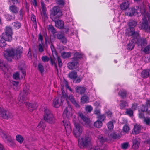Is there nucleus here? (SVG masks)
<instances>
[{"mask_svg": "<svg viewBox=\"0 0 150 150\" xmlns=\"http://www.w3.org/2000/svg\"><path fill=\"white\" fill-rule=\"evenodd\" d=\"M71 54L70 52H63L61 54L62 57L64 58H69L71 56Z\"/></svg>", "mask_w": 150, "mask_h": 150, "instance_id": "ea45409f", "label": "nucleus"}, {"mask_svg": "<svg viewBox=\"0 0 150 150\" xmlns=\"http://www.w3.org/2000/svg\"><path fill=\"white\" fill-rule=\"evenodd\" d=\"M44 119V120L50 124H54L56 121V119L52 112L47 108H45Z\"/></svg>", "mask_w": 150, "mask_h": 150, "instance_id": "20e7f679", "label": "nucleus"}, {"mask_svg": "<svg viewBox=\"0 0 150 150\" xmlns=\"http://www.w3.org/2000/svg\"><path fill=\"white\" fill-rule=\"evenodd\" d=\"M0 135L6 143L8 144L12 142L11 136L1 129H0Z\"/></svg>", "mask_w": 150, "mask_h": 150, "instance_id": "9b49d317", "label": "nucleus"}, {"mask_svg": "<svg viewBox=\"0 0 150 150\" xmlns=\"http://www.w3.org/2000/svg\"><path fill=\"white\" fill-rule=\"evenodd\" d=\"M105 140L106 139L103 138V136H100L98 137V145L95 147L94 150H107L106 145L105 144H103V143Z\"/></svg>", "mask_w": 150, "mask_h": 150, "instance_id": "9d476101", "label": "nucleus"}, {"mask_svg": "<svg viewBox=\"0 0 150 150\" xmlns=\"http://www.w3.org/2000/svg\"><path fill=\"white\" fill-rule=\"evenodd\" d=\"M150 76V69H146L142 71L141 76L143 78H146Z\"/></svg>", "mask_w": 150, "mask_h": 150, "instance_id": "b1692460", "label": "nucleus"}, {"mask_svg": "<svg viewBox=\"0 0 150 150\" xmlns=\"http://www.w3.org/2000/svg\"><path fill=\"white\" fill-rule=\"evenodd\" d=\"M13 24L15 28L17 29H18L21 26V24L18 22H14Z\"/></svg>", "mask_w": 150, "mask_h": 150, "instance_id": "09e8293b", "label": "nucleus"}, {"mask_svg": "<svg viewBox=\"0 0 150 150\" xmlns=\"http://www.w3.org/2000/svg\"><path fill=\"white\" fill-rule=\"evenodd\" d=\"M0 69H2L5 74H8L10 73L8 71L9 70V67L4 64L1 60H0Z\"/></svg>", "mask_w": 150, "mask_h": 150, "instance_id": "aec40b11", "label": "nucleus"}, {"mask_svg": "<svg viewBox=\"0 0 150 150\" xmlns=\"http://www.w3.org/2000/svg\"><path fill=\"white\" fill-rule=\"evenodd\" d=\"M31 18L32 21L33 23V25L35 29H36L37 28V23L36 20V17L33 14L31 15Z\"/></svg>", "mask_w": 150, "mask_h": 150, "instance_id": "7c9ffc66", "label": "nucleus"}, {"mask_svg": "<svg viewBox=\"0 0 150 150\" xmlns=\"http://www.w3.org/2000/svg\"><path fill=\"white\" fill-rule=\"evenodd\" d=\"M48 29L50 32H51L54 35L56 32L55 29L54 27L52 25H49Z\"/></svg>", "mask_w": 150, "mask_h": 150, "instance_id": "c03bdc74", "label": "nucleus"}, {"mask_svg": "<svg viewBox=\"0 0 150 150\" xmlns=\"http://www.w3.org/2000/svg\"><path fill=\"white\" fill-rule=\"evenodd\" d=\"M64 99V96H63L61 97H56L53 101V106L56 108L59 107L62 104Z\"/></svg>", "mask_w": 150, "mask_h": 150, "instance_id": "f8f14e48", "label": "nucleus"}, {"mask_svg": "<svg viewBox=\"0 0 150 150\" xmlns=\"http://www.w3.org/2000/svg\"><path fill=\"white\" fill-rule=\"evenodd\" d=\"M42 59L43 62H45L49 61L50 59L47 56H44L42 57Z\"/></svg>", "mask_w": 150, "mask_h": 150, "instance_id": "4d7b16f0", "label": "nucleus"}, {"mask_svg": "<svg viewBox=\"0 0 150 150\" xmlns=\"http://www.w3.org/2000/svg\"><path fill=\"white\" fill-rule=\"evenodd\" d=\"M38 68L39 71L41 73H42L44 71L43 66L41 64H39L38 65Z\"/></svg>", "mask_w": 150, "mask_h": 150, "instance_id": "864d4df0", "label": "nucleus"}, {"mask_svg": "<svg viewBox=\"0 0 150 150\" xmlns=\"http://www.w3.org/2000/svg\"><path fill=\"white\" fill-rule=\"evenodd\" d=\"M68 99L70 100L72 103L73 105L76 107L79 108V105L78 104V102H77L74 98V97L72 95H69L68 98L67 99V100Z\"/></svg>", "mask_w": 150, "mask_h": 150, "instance_id": "393cba45", "label": "nucleus"}, {"mask_svg": "<svg viewBox=\"0 0 150 150\" xmlns=\"http://www.w3.org/2000/svg\"><path fill=\"white\" fill-rule=\"evenodd\" d=\"M41 6L42 11L41 12V14L42 16H43L44 17H47V15L46 13V8L45 7V5L42 1L41 2Z\"/></svg>", "mask_w": 150, "mask_h": 150, "instance_id": "5701e85b", "label": "nucleus"}, {"mask_svg": "<svg viewBox=\"0 0 150 150\" xmlns=\"http://www.w3.org/2000/svg\"><path fill=\"white\" fill-rule=\"evenodd\" d=\"M105 117L104 115H99L98 117V120H100L102 122L105 120Z\"/></svg>", "mask_w": 150, "mask_h": 150, "instance_id": "5fc2aeb1", "label": "nucleus"}, {"mask_svg": "<svg viewBox=\"0 0 150 150\" xmlns=\"http://www.w3.org/2000/svg\"><path fill=\"white\" fill-rule=\"evenodd\" d=\"M130 130L129 127L127 125H125L123 128V130L124 132L126 133L128 132Z\"/></svg>", "mask_w": 150, "mask_h": 150, "instance_id": "de8ad7c7", "label": "nucleus"}, {"mask_svg": "<svg viewBox=\"0 0 150 150\" xmlns=\"http://www.w3.org/2000/svg\"><path fill=\"white\" fill-rule=\"evenodd\" d=\"M133 142V147L134 149H137L140 145V139L138 138H133L132 139Z\"/></svg>", "mask_w": 150, "mask_h": 150, "instance_id": "412c9836", "label": "nucleus"}, {"mask_svg": "<svg viewBox=\"0 0 150 150\" xmlns=\"http://www.w3.org/2000/svg\"><path fill=\"white\" fill-rule=\"evenodd\" d=\"M0 115L4 119H8L11 118L12 117V114L8 110H5L4 109H1L0 111Z\"/></svg>", "mask_w": 150, "mask_h": 150, "instance_id": "4468645a", "label": "nucleus"}, {"mask_svg": "<svg viewBox=\"0 0 150 150\" xmlns=\"http://www.w3.org/2000/svg\"><path fill=\"white\" fill-rule=\"evenodd\" d=\"M30 91L28 88H24L23 91L20 93V95L18 98V102L17 104L19 106H21L24 104L27 99L26 96L30 93Z\"/></svg>", "mask_w": 150, "mask_h": 150, "instance_id": "39448f33", "label": "nucleus"}, {"mask_svg": "<svg viewBox=\"0 0 150 150\" xmlns=\"http://www.w3.org/2000/svg\"><path fill=\"white\" fill-rule=\"evenodd\" d=\"M79 116L86 123H88L89 122V119L83 115V114L81 112H79L78 113Z\"/></svg>", "mask_w": 150, "mask_h": 150, "instance_id": "72a5a7b5", "label": "nucleus"}, {"mask_svg": "<svg viewBox=\"0 0 150 150\" xmlns=\"http://www.w3.org/2000/svg\"><path fill=\"white\" fill-rule=\"evenodd\" d=\"M143 51L146 54L150 53V45L146 46L143 50Z\"/></svg>", "mask_w": 150, "mask_h": 150, "instance_id": "a18cd8bd", "label": "nucleus"}, {"mask_svg": "<svg viewBox=\"0 0 150 150\" xmlns=\"http://www.w3.org/2000/svg\"><path fill=\"white\" fill-rule=\"evenodd\" d=\"M26 106L29 111H32L38 107V104L36 103H27Z\"/></svg>", "mask_w": 150, "mask_h": 150, "instance_id": "6ab92c4d", "label": "nucleus"}, {"mask_svg": "<svg viewBox=\"0 0 150 150\" xmlns=\"http://www.w3.org/2000/svg\"><path fill=\"white\" fill-rule=\"evenodd\" d=\"M19 17L20 19H22L23 17V15L24 13L23 9V8L21 9L20 11Z\"/></svg>", "mask_w": 150, "mask_h": 150, "instance_id": "0e129e2a", "label": "nucleus"}, {"mask_svg": "<svg viewBox=\"0 0 150 150\" xmlns=\"http://www.w3.org/2000/svg\"><path fill=\"white\" fill-rule=\"evenodd\" d=\"M11 83L13 85V89L16 91H17L18 88L17 87L18 85V82L17 81H12Z\"/></svg>", "mask_w": 150, "mask_h": 150, "instance_id": "79ce46f5", "label": "nucleus"}, {"mask_svg": "<svg viewBox=\"0 0 150 150\" xmlns=\"http://www.w3.org/2000/svg\"><path fill=\"white\" fill-rule=\"evenodd\" d=\"M118 94L122 97L123 98L126 96L127 93L125 90L120 91L119 92Z\"/></svg>", "mask_w": 150, "mask_h": 150, "instance_id": "49530a36", "label": "nucleus"}, {"mask_svg": "<svg viewBox=\"0 0 150 150\" xmlns=\"http://www.w3.org/2000/svg\"><path fill=\"white\" fill-rule=\"evenodd\" d=\"M22 53V52L20 50L11 49L5 51L4 56L8 60L11 61V59L10 58L8 59L9 57L17 59L20 58Z\"/></svg>", "mask_w": 150, "mask_h": 150, "instance_id": "f03ea898", "label": "nucleus"}, {"mask_svg": "<svg viewBox=\"0 0 150 150\" xmlns=\"http://www.w3.org/2000/svg\"><path fill=\"white\" fill-rule=\"evenodd\" d=\"M62 125L64 126L66 132V134L68 136L71 133L72 129L70 122L66 120H64L61 122Z\"/></svg>", "mask_w": 150, "mask_h": 150, "instance_id": "ddd939ff", "label": "nucleus"}, {"mask_svg": "<svg viewBox=\"0 0 150 150\" xmlns=\"http://www.w3.org/2000/svg\"><path fill=\"white\" fill-rule=\"evenodd\" d=\"M54 37L55 38H57L59 39H61L63 37V35L61 34L55 33L54 35Z\"/></svg>", "mask_w": 150, "mask_h": 150, "instance_id": "603ef678", "label": "nucleus"}, {"mask_svg": "<svg viewBox=\"0 0 150 150\" xmlns=\"http://www.w3.org/2000/svg\"><path fill=\"white\" fill-rule=\"evenodd\" d=\"M82 56L81 54L75 51L72 59L78 61V59L81 58Z\"/></svg>", "mask_w": 150, "mask_h": 150, "instance_id": "2f4dec72", "label": "nucleus"}, {"mask_svg": "<svg viewBox=\"0 0 150 150\" xmlns=\"http://www.w3.org/2000/svg\"><path fill=\"white\" fill-rule=\"evenodd\" d=\"M21 74H22V75L21 76V78L22 79H23L25 78V73L26 71L24 70H23L22 69H21Z\"/></svg>", "mask_w": 150, "mask_h": 150, "instance_id": "680f3d73", "label": "nucleus"}, {"mask_svg": "<svg viewBox=\"0 0 150 150\" xmlns=\"http://www.w3.org/2000/svg\"><path fill=\"white\" fill-rule=\"evenodd\" d=\"M137 22L134 20L131 21L129 23V28L126 30V35L128 36L127 33L131 31H133L134 32H138L137 31H135L134 28L137 25Z\"/></svg>", "mask_w": 150, "mask_h": 150, "instance_id": "2eb2a0df", "label": "nucleus"}, {"mask_svg": "<svg viewBox=\"0 0 150 150\" xmlns=\"http://www.w3.org/2000/svg\"><path fill=\"white\" fill-rule=\"evenodd\" d=\"M72 115V109L70 106L67 107L63 113V115H65L67 118H69L71 117Z\"/></svg>", "mask_w": 150, "mask_h": 150, "instance_id": "dca6fc26", "label": "nucleus"}, {"mask_svg": "<svg viewBox=\"0 0 150 150\" xmlns=\"http://www.w3.org/2000/svg\"><path fill=\"white\" fill-rule=\"evenodd\" d=\"M9 9L11 12L15 14H17L19 10V8L14 5L10 6Z\"/></svg>", "mask_w": 150, "mask_h": 150, "instance_id": "a878e982", "label": "nucleus"}, {"mask_svg": "<svg viewBox=\"0 0 150 150\" xmlns=\"http://www.w3.org/2000/svg\"><path fill=\"white\" fill-rule=\"evenodd\" d=\"M15 18V16H12L10 15H8L6 16V18L8 20H11L12 19H14Z\"/></svg>", "mask_w": 150, "mask_h": 150, "instance_id": "e2e57ef3", "label": "nucleus"}, {"mask_svg": "<svg viewBox=\"0 0 150 150\" xmlns=\"http://www.w3.org/2000/svg\"><path fill=\"white\" fill-rule=\"evenodd\" d=\"M68 76L71 79H75L77 77V73L74 71L71 72L69 74Z\"/></svg>", "mask_w": 150, "mask_h": 150, "instance_id": "f704fd0d", "label": "nucleus"}, {"mask_svg": "<svg viewBox=\"0 0 150 150\" xmlns=\"http://www.w3.org/2000/svg\"><path fill=\"white\" fill-rule=\"evenodd\" d=\"M141 111L142 112H145L147 111L148 107L147 105H142L141 108Z\"/></svg>", "mask_w": 150, "mask_h": 150, "instance_id": "37998d69", "label": "nucleus"}, {"mask_svg": "<svg viewBox=\"0 0 150 150\" xmlns=\"http://www.w3.org/2000/svg\"><path fill=\"white\" fill-rule=\"evenodd\" d=\"M73 122L75 126L74 130V133L76 137H79L82 134L83 131V128L79 124L77 123L74 120Z\"/></svg>", "mask_w": 150, "mask_h": 150, "instance_id": "1a4fd4ad", "label": "nucleus"}, {"mask_svg": "<svg viewBox=\"0 0 150 150\" xmlns=\"http://www.w3.org/2000/svg\"><path fill=\"white\" fill-rule=\"evenodd\" d=\"M108 127L109 129L111 130L113 128V124L112 121H110L108 123Z\"/></svg>", "mask_w": 150, "mask_h": 150, "instance_id": "8fccbe9b", "label": "nucleus"}, {"mask_svg": "<svg viewBox=\"0 0 150 150\" xmlns=\"http://www.w3.org/2000/svg\"><path fill=\"white\" fill-rule=\"evenodd\" d=\"M50 62L52 65H54L55 68L56 69H57V67L56 63L55 62V60L54 59L51 58H50Z\"/></svg>", "mask_w": 150, "mask_h": 150, "instance_id": "3c124183", "label": "nucleus"}, {"mask_svg": "<svg viewBox=\"0 0 150 150\" xmlns=\"http://www.w3.org/2000/svg\"><path fill=\"white\" fill-rule=\"evenodd\" d=\"M126 114L131 116L133 115V111L131 109L127 110L126 111Z\"/></svg>", "mask_w": 150, "mask_h": 150, "instance_id": "052dcab7", "label": "nucleus"}, {"mask_svg": "<svg viewBox=\"0 0 150 150\" xmlns=\"http://www.w3.org/2000/svg\"><path fill=\"white\" fill-rule=\"evenodd\" d=\"M142 129L141 126L140 125H136L134 126V132L133 133L134 134H137L141 132Z\"/></svg>", "mask_w": 150, "mask_h": 150, "instance_id": "bb28decb", "label": "nucleus"}, {"mask_svg": "<svg viewBox=\"0 0 150 150\" xmlns=\"http://www.w3.org/2000/svg\"><path fill=\"white\" fill-rule=\"evenodd\" d=\"M143 21L141 24V28L147 32L150 33V15L144 12L142 14Z\"/></svg>", "mask_w": 150, "mask_h": 150, "instance_id": "f257e3e1", "label": "nucleus"}, {"mask_svg": "<svg viewBox=\"0 0 150 150\" xmlns=\"http://www.w3.org/2000/svg\"><path fill=\"white\" fill-rule=\"evenodd\" d=\"M62 12L60 11L59 8L58 6H54L52 9L50 18L53 21H55L58 19L62 15Z\"/></svg>", "mask_w": 150, "mask_h": 150, "instance_id": "0eeeda50", "label": "nucleus"}, {"mask_svg": "<svg viewBox=\"0 0 150 150\" xmlns=\"http://www.w3.org/2000/svg\"><path fill=\"white\" fill-rule=\"evenodd\" d=\"M91 144V139L87 135L83 136L78 139V144L81 148L87 147Z\"/></svg>", "mask_w": 150, "mask_h": 150, "instance_id": "423d86ee", "label": "nucleus"}, {"mask_svg": "<svg viewBox=\"0 0 150 150\" xmlns=\"http://www.w3.org/2000/svg\"><path fill=\"white\" fill-rule=\"evenodd\" d=\"M89 98L86 96H83L82 97L81 99V102L83 103H87L88 102Z\"/></svg>", "mask_w": 150, "mask_h": 150, "instance_id": "a19ab883", "label": "nucleus"}, {"mask_svg": "<svg viewBox=\"0 0 150 150\" xmlns=\"http://www.w3.org/2000/svg\"><path fill=\"white\" fill-rule=\"evenodd\" d=\"M128 36H132V38L136 40V42L137 45L142 47L147 44V41L145 38H141L138 32H134L133 31H131L127 33Z\"/></svg>", "mask_w": 150, "mask_h": 150, "instance_id": "7ed1b4c3", "label": "nucleus"}, {"mask_svg": "<svg viewBox=\"0 0 150 150\" xmlns=\"http://www.w3.org/2000/svg\"><path fill=\"white\" fill-rule=\"evenodd\" d=\"M144 121L146 125H150V118H144Z\"/></svg>", "mask_w": 150, "mask_h": 150, "instance_id": "6e6d98bb", "label": "nucleus"}, {"mask_svg": "<svg viewBox=\"0 0 150 150\" xmlns=\"http://www.w3.org/2000/svg\"><path fill=\"white\" fill-rule=\"evenodd\" d=\"M57 62L59 67H61L62 66V63L60 57H57Z\"/></svg>", "mask_w": 150, "mask_h": 150, "instance_id": "bf43d9fd", "label": "nucleus"}, {"mask_svg": "<svg viewBox=\"0 0 150 150\" xmlns=\"http://www.w3.org/2000/svg\"><path fill=\"white\" fill-rule=\"evenodd\" d=\"M12 28L10 27L7 26L6 27L5 31L2 35L6 41L10 42L12 39V35L13 34Z\"/></svg>", "mask_w": 150, "mask_h": 150, "instance_id": "6e6552de", "label": "nucleus"}, {"mask_svg": "<svg viewBox=\"0 0 150 150\" xmlns=\"http://www.w3.org/2000/svg\"><path fill=\"white\" fill-rule=\"evenodd\" d=\"M57 3L58 4L60 5H64V1L63 0H57Z\"/></svg>", "mask_w": 150, "mask_h": 150, "instance_id": "774afa93", "label": "nucleus"}, {"mask_svg": "<svg viewBox=\"0 0 150 150\" xmlns=\"http://www.w3.org/2000/svg\"><path fill=\"white\" fill-rule=\"evenodd\" d=\"M129 9L130 10V12L129 14L128 13H127V15L130 16L135 15L136 13H139L140 12V10L139 9V7L137 6L136 7V8L133 7Z\"/></svg>", "mask_w": 150, "mask_h": 150, "instance_id": "a211bd4d", "label": "nucleus"}, {"mask_svg": "<svg viewBox=\"0 0 150 150\" xmlns=\"http://www.w3.org/2000/svg\"><path fill=\"white\" fill-rule=\"evenodd\" d=\"M46 127L45 124L42 121H40L37 127V129L39 131H42Z\"/></svg>", "mask_w": 150, "mask_h": 150, "instance_id": "c756f323", "label": "nucleus"}, {"mask_svg": "<svg viewBox=\"0 0 150 150\" xmlns=\"http://www.w3.org/2000/svg\"><path fill=\"white\" fill-rule=\"evenodd\" d=\"M120 103L119 105L120 108L121 109H124L125 107L128 105V103L125 101L120 100Z\"/></svg>", "mask_w": 150, "mask_h": 150, "instance_id": "c9c22d12", "label": "nucleus"}, {"mask_svg": "<svg viewBox=\"0 0 150 150\" xmlns=\"http://www.w3.org/2000/svg\"><path fill=\"white\" fill-rule=\"evenodd\" d=\"M128 144L125 143L122 144V148L124 149H126L128 147Z\"/></svg>", "mask_w": 150, "mask_h": 150, "instance_id": "69168bd1", "label": "nucleus"}, {"mask_svg": "<svg viewBox=\"0 0 150 150\" xmlns=\"http://www.w3.org/2000/svg\"><path fill=\"white\" fill-rule=\"evenodd\" d=\"M16 140L20 144L22 143L24 140L23 137L21 135H17L16 136Z\"/></svg>", "mask_w": 150, "mask_h": 150, "instance_id": "58836bf2", "label": "nucleus"}, {"mask_svg": "<svg viewBox=\"0 0 150 150\" xmlns=\"http://www.w3.org/2000/svg\"><path fill=\"white\" fill-rule=\"evenodd\" d=\"M102 122L100 120H97L94 123V126L95 127L98 128H100L102 126Z\"/></svg>", "mask_w": 150, "mask_h": 150, "instance_id": "4c0bfd02", "label": "nucleus"}, {"mask_svg": "<svg viewBox=\"0 0 150 150\" xmlns=\"http://www.w3.org/2000/svg\"><path fill=\"white\" fill-rule=\"evenodd\" d=\"M13 78L16 79H19V74L18 72H17L13 74Z\"/></svg>", "mask_w": 150, "mask_h": 150, "instance_id": "338daca9", "label": "nucleus"}, {"mask_svg": "<svg viewBox=\"0 0 150 150\" xmlns=\"http://www.w3.org/2000/svg\"><path fill=\"white\" fill-rule=\"evenodd\" d=\"M129 2L128 1L122 3L120 5L121 9L123 10L126 9L129 7Z\"/></svg>", "mask_w": 150, "mask_h": 150, "instance_id": "473e14b6", "label": "nucleus"}, {"mask_svg": "<svg viewBox=\"0 0 150 150\" xmlns=\"http://www.w3.org/2000/svg\"><path fill=\"white\" fill-rule=\"evenodd\" d=\"M38 50L40 52H42L44 51V50L42 44H39L38 46Z\"/></svg>", "mask_w": 150, "mask_h": 150, "instance_id": "13d9d810", "label": "nucleus"}, {"mask_svg": "<svg viewBox=\"0 0 150 150\" xmlns=\"http://www.w3.org/2000/svg\"><path fill=\"white\" fill-rule=\"evenodd\" d=\"M132 38L131 42L127 45V49L129 50H132L134 48L135 45L136 40L133 39V38Z\"/></svg>", "mask_w": 150, "mask_h": 150, "instance_id": "cd10ccee", "label": "nucleus"}, {"mask_svg": "<svg viewBox=\"0 0 150 150\" xmlns=\"http://www.w3.org/2000/svg\"><path fill=\"white\" fill-rule=\"evenodd\" d=\"M55 21V26L60 29L63 28L64 27V22L61 20H59L57 21Z\"/></svg>", "mask_w": 150, "mask_h": 150, "instance_id": "c85d7f7f", "label": "nucleus"}, {"mask_svg": "<svg viewBox=\"0 0 150 150\" xmlns=\"http://www.w3.org/2000/svg\"><path fill=\"white\" fill-rule=\"evenodd\" d=\"M78 64V61L72 59L71 62H69L67 64L68 68L70 70L75 69Z\"/></svg>", "mask_w": 150, "mask_h": 150, "instance_id": "f3484780", "label": "nucleus"}, {"mask_svg": "<svg viewBox=\"0 0 150 150\" xmlns=\"http://www.w3.org/2000/svg\"><path fill=\"white\" fill-rule=\"evenodd\" d=\"M75 89L76 92L81 95H84L86 91L85 88L82 86H77Z\"/></svg>", "mask_w": 150, "mask_h": 150, "instance_id": "4be33fe9", "label": "nucleus"}, {"mask_svg": "<svg viewBox=\"0 0 150 150\" xmlns=\"http://www.w3.org/2000/svg\"><path fill=\"white\" fill-rule=\"evenodd\" d=\"M6 40L2 35L0 36V46L2 47L6 46Z\"/></svg>", "mask_w": 150, "mask_h": 150, "instance_id": "e433bc0d", "label": "nucleus"}]
</instances>
